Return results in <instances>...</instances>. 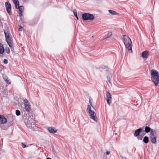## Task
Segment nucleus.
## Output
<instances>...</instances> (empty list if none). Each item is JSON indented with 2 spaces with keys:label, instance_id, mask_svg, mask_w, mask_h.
Segmentation results:
<instances>
[{
  "label": "nucleus",
  "instance_id": "1",
  "mask_svg": "<svg viewBox=\"0 0 159 159\" xmlns=\"http://www.w3.org/2000/svg\"><path fill=\"white\" fill-rule=\"evenodd\" d=\"M151 80L156 86L159 84V74L156 70H152L151 71Z\"/></svg>",
  "mask_w": 159,
  "mask_h": 159
},
{
  "label": "nucleus",
  "instance_id": "2",
  "mask_svg": "<svg viewBox=\"0 0 159 159\" xmlns=\"http://www.w3.org/2000/svg\"><path fill=\"white\" fill-rule=\"evenodd\" d=\"M122 39L125 47L128 49V51L132 53L131 47L132 42L130 39L127 36L124 35Z\"/></svg>",
  "mask_w": 159,
  "mask_h": 159
},
{
  "label": "nucleus",
  "instance_id": "3",
  "mask_svg": "<svg viewBox=\"0 0 159 159\" xmlns=\"http://www.w3.org/2000/svg\"><path fill=\"white\" fill-rule=\"evenodd\" d=\"M25 123L27 126L30 129L34 130L36 127L34 122V120L32 117H29L25 120Z\"/></svg>",
  "mask_w": 159,
  "mask_h": 159
},
{
  "label": "nucleus",
  "instance_id": "4",
  "mask_svg": "<svg viewBox=\"0 0 159 159\" xmlns=\"http://www.w3.org/2000/svg\"><path fill=\"white\" fill-rule=\"evenodd\" d=\"M88 115L90 116V118L94 121L97 122L96 114L94 111L92 110L90 106L88 105L87 109Z\"/></svg>",
  "mask_w": 159,
  "mask_h": 159
},
{
  "label": "nucleus",
  "instance_id": "5",
  "mask_svg": "<svg viewBox=\"0 0 159 159\" xmlns=\"http://www.w3.org/2000/svg\"><path fill=\"white\" fill-rule=\"evenodd\" d=\"M4 32L7 42L10 47L12 48L13 46V43L12 42L11 39L10 37L9 33L8 30L7 29V30H4Z\"/></svg>",
  "mask_w": 159,
  "mask_h": 159
},
{
  "label": "nucleus",
  "instance_id": "6",
  "mask_svg": "<svg viewBox=\"0 0 159 159\" xmlns=\"http://www.w3.org/2000/svg\"><path fill=\"white\" fill-rule=\"evenodd\" d=\"M83 20H93L94 16L93 14L89 13H85L82 15Z\"/></svg>",
  "mask_w": 159,
  "mask_h": 159
},
{
  "label": "nucleus",
  "instance_id": "7",
  "mask_svg": "<svg viewBox=\"0 0 159 159\" xmlns=\"http://www.w3.org/2000/svg\"><path fill=\"white\" fill-rule=\"evenodd\" d=\"M16 8L19 9V16L20 17V19H23L24 16L23 15V13L24 8V7L23 6H20V7H18Z\"/></svg>",
  "mask_w": 159,
  "mask_h": 159
},
{
  "label": "nucleus",
  "instance_id": "8",
  "mask_svg": "<svg viewBox=\"0 0 159 159\" xmlns=\"http://www.w3.org/2000/svg\"><path fill=\"white\" fill-rule=\"evenodd\" d=\"M5 7L6 10L9 15L11 14V5L9 1H7L5 2Z\"/></svg>",
  "mask_w": 159,
  "mask_h": 159
},
{
  "label": "nucleus",
  "instance_id": "9",
  "mask_svg": "<svg viewBox=\"0 0 159 159\" xmlns=\"http://www.w3.org/2000/svg\"><path fill=\"white\" fill-rule=\"evenodd\" d=\"M106 99L107 101V104L109 106L110 105V103L112 100V98L110 93L107 92L106 95Z\"/></svg>",
  "mask_w": 159,
  "mask_h": 159
},
{
  "label": "nucleus",
  "instance_id": "10",
  "mask_svg": "<svg viewBox=\"0 0 159 159\" xmlns=\"http://www.w3.org/2000/svg\"><path fill=\"white\" fill-rule=\"evenodd\" d=\"M105 36L101 39V40H103L106 38H110L112 35V32L111 31H108L104 33Z\"/></svg>",
  "mask_w": 159,
  "mask_h": 159
},
{
  "label": "nucleus",
  "instance_id": "11",
  "mask_svg": "<svg viewBox=\"0 0 159 159\" xmlns=\"http://www.w3.org/2000/svg\"><path fill=\"white\" fill-rule=\"evenodd\" d=\"M48 130L51 133L54 134L57 132V129L53 127H48Z\"/></svg>",
  "mask_w": 159,
  "mask_h": 159
},
{
  "label": "nucleus",
  "instance_id": "12",
  "mask_svg": "<svg viewBox=\"0 0 159 159\" xmlns=\"http://www.w3.org/2000/svg\"><path fill=\"white\" fill-rule=\"evenodd\" d=\"M4 87L2 86H0V91L2 92V95L3 97L6 96L7 93V91L5 89H4Z\"/></svg>",
  "mask_w": 159,
  "mask_h": 159
},
{
  "label": "nucleus",
  "instance_id": "13",
  "mask_svg": "<svg viewBox=\"0 0 159 159\" xmlns=\"http://www.w3.org/2000/svg\"><path fill=\"white\" fill-rule=\"evenodd\" d=\"M7 122V119L3 116L0 115V124H4Z\"/></svg>",
  "mask_w": 159,
  "mask_h": 159
},
{
  "label": "nucleus",
  "instance_id": "14",
  "mask_svg": "<svg viewBox=\"0 0 159 159\" xmlns=\"http://www.w3.org/2000/svg\"><path fill=\"white\" fill-rule=\"evenodd\" d=\"M149 55L148 51H145L142 52L141 56L143 58H147Z\"/></svg>",
  "mask_w": 159,
  "mask_h": 159
},
{
  "label": "nucleus",
  "instance_id": "15",
  "mask_svg": "<svg viewBox=\"0 0 159 159\" xmlns=\"http://www.w3.org/2000/svg\"><path fill=\"white\" fill-rule=\"evenodd\" d=\"M24 105L25 110L27 112H29L30 110V105L29 103H24Z\"/></svg>",
  "mask_w": 159,
  "mask_h": 159
},
{
  "label": "nucleus",
  "instance_id": "16",
  "mask_svg": "<svg viewBox=\"0 0 159 159\" xmlns=\"http://www.w3.org/2000/svg\"><path fill=\"white\" fill-rule=\"evenodd\" d=\"M142 131V129L141 128H139L137 129L135 131L134 133V136L135 137L138 136Z\"/></svg>",
  "mask_w": 159,
  "mask_h": 159
},
{
  "label": "nucleus",
  "instance_id": "17",
  "mask_svg": "<svg viewBox=\"0 0 159 159\" xmlns=\"http://www.w3.org/2000/svg\"><path fill=\"white\" fill-rule=\"evenodd\" d=\"M150 140L151 142L153 143H155L156 142V136H150Z\"/></svg>",
  "mask_w": 159,
  "mask_h": 159
},
{
  "label": "nucleus",
  "instance_id": "18",
  "mask_svg": "<svg viewBox=\"0 0 159 159\" xmlns=\"http://www.w3.org/2000/svg\"><path fill=\"white\" fill-rule=\"evenodd\" d=\"M15 4L16 8L19 7V2L18 0H12Z\"/></svg>",
  "mask_w": 159,
  "mask_h": 159
},
{
  "label": "nucleus",
  "instance_id": "19",
  "mask_svg": "<svg viewBox=\"0 0 159 159\" xmlns=\"http://www.w3.org/2000/svg\"><path fill=\"white\" fill-rule=\"evenodd\" d=\"M4 51V49L2 45V44L0 43V53H3Z\"/></svg>",
  "mask_w": 159,
  "mask_h": 159
},
{
  "label": "nucleus",
  "instance_id": "20",
  "mask_svg": "<svg viewBox=\"0 0 159 159\" xmlns=\"http://www.w3.org/2000/svg\"><path fill=\"white\" fill-rule=\"evenodd\" d=\"M143 141L145 143H148L149 141L148 137L147 136L144 137L143 138Z\"/></svg>",
  "mask_w": 159,
  "mask_h": 159
},
{
  "label": "nucleus",
  "instance_id": "21",
  "mask_svg": "<svg viewBox=\"0 0 159 159\" xmlns=\"http://www.w3.org/2000/svg\"><path fill=\"white\" fill-rule=\"evenodd\" d=\"M150 131V136H152V135L153 136L156 135V132L155 131H154L153 129H151Z\"/></svg>",
  "mask_w": 159,
  "mask_h": 159
},
{
  "label": "nucleus",
  "instance_id": "22",
  "mask_svg": "<svg viewBox=\"0 0 159 159\" xmlns=\"http://www.w3.org/2000/svg\"><path fill=\"white\" fill-rule=\"evenodd\" d=\"M151 129L148 126H146L145 128V131L146 132L148 133L151 130Z\"/></svg>",
  "mask_w": 159,
  "mask_h": 159
},
{
  "label": "nucleus",
  "instance_id": "23",
  "mask_svg": "<svg viewBox=\"0 0 159 159\" xmlns=\"http://www.w3.org/2000/svg\"><path fill=\"white\" fill-rule=\"evenodd\" d=\"M108 12L111 15H116L117 13L115 11L111 10H109Z\"/></svg>",
  "mask_w": 159,
  "mask_h": 159
},
{
  "label": "nucleus",
  "instance_id": "24",
  "mask_svg": "<svg viewBox=\"0 0 159 159\" xmlns=\"http://www.w3.org/2000/svg\"><path fill=\"white\" fill-rule=\"evenodd\" d=\"M16 113L17 116H19L20 114V112L18 110H16Z\"/></svg>",
  "mask_w": 159,
  "mask_h": 159
},
{
  "label": "nucleus",
  "instance_id": "25",
  "mask_svg": "<svg viewBox=\"0 0 159 159\" xmlns=\"http://www.w3.org/2000/svg\"><path fill=\"white\" fill-rule=\"evenodd\" d=\"M3 77L5 81H6V80H7L8 79L7 77L5 75H3Z\"/></svg>",
  "mask_w": 159,
  "mask_h": 159
},
{
  "label": "nucleus",
  "instance_id": "26",
  "mask_svg": "<svg viewBox=\"0 0 159 159\" xmlns=\"http://www.w3.org/2000/svg\"><path fill=\"white\" fill-rule=\"evenodd\" d=\"M5 50L7 53H9L10 52V49L8 47H6V48Z\"/></svg>",
  "mask_w": 159,
  "mask_h": 159
},
{
  "label": "nucleus",
  "instance_id": "27",
  "mask_svg": "<svg viewBox=\"0 0 159 159\" xmlns=\"http://www.w3.org/2000/svg\"><path fill=\"white\" fill-rule=\"evenodd\" d=\"M7 83V84H11V81H10V80L9 79H7V80H6V81H5Z\"/></svg>",
  "mask_w": 159,
  "mask_h": 159
},
{
  "label": "nucleus",
  "instance_id": "28",
  "mask_svg": "<svg viewBox=\"0 0 159 159\" xmlns=\"http://www.w3.org/2000/svg\"><path fill=\"white\" fill-rule=\"evenodd\" d=\"M18 27H19V28H18V30L19 31H21L22 30V26L20 25H19L18 26Z\"/></svg>",
  "mask_w": 159,
  "mask_h": 159
},
{
  "label": "nucleus",
  "instance_id": "29",
  "mask_svg": "<svg viewBox=\"0 0 159 159\" xmlns=\"http://www.w3.org/2000/svg\"><path fill=\"white\" fill-rule=\"evenodd\" d=\"M73 13H74V15H76V14H77V11H76V10L75 9L74 10H73Z\"/></svg>",
  "mask_w": 159,
  "mask_h": 159
},
{
  "label": "nucleus",
  "instance_id": "30",
  "mask_svg": "<svg viewBox=\"0 0 159 159\" xmlns=\"http://www.w3.org/2000/svg\"><path fill=\"white\" fill-rule=\"evenodd\" d=\"M24 103H29V102L28 101V100L26 99H25L24 100Z\"/></svg>",
  "mask_w": 159,
  "mask_h": 159
},
{
  "label": "nucleus",
  "instance_id": "31",
  "mask_svg": "<svg viewBox=\"0 0 159 159\" xmlns=\"http://www.w3.org/2000/svg\"><path fill=\"white\" fill-rule=\"evenodd\" d=\"M3 62L4 63L7 64L8 63V61L7 59H5L4 60Z\"/></svg>",
  "mask_w": 159,
  "mask_h": 159
},
{
  "label": "nucleus",
  "instance_id": "32",
  "mask_svg": "<svg viewBox=\"0 0 159 159\" xmlns=\"http://www.w3.org/2000/svg\"><path fill=\"white\" fill-rule=\"evenodd\" d=\"M89 103L90 104V105H91V106L92 107H93V109H94V107L92 105V103H91V100H90V99H89Z\"/></svg>",
  "mask_w": 159,
  "mask_h": 159
},
{
  "label": "nucleus",
  "instance_id": "33",
  "mask_svg": "<svg viewBox=\"0 0 159 159\" xmlns=\"http://www.w3.org/2000/svg\"><path fill=\"white\" fill-rule=\"evenodd\" d=\"M22 144L23 145L22 147H23V148H25L26 147V145L24 144L23 143H22Z\"/></svg>",
  "mask_w": 159,
  "mask_h": 159
},
{
  "label": "nucleus",
  "instance_id": "34",
  "mask_svg": "<svg viewBox=\"0 0 159 159\" xmlns=\"http://www.w3.org/2000/svg\"><path fill=\"white\" fill-rule=\"evenodd\" d=\"M110 152L109 151H107L106 152V154L107 155H108L110 154Z\"/></svg>",
  "mask_w": 159,
  "mask_h": 159
},
{
  "label": "nucleus",
  "instance_id": "35",
  "mask_svg": "<svg viewBox=\"0 0 159 159\" xmlns=\"http://www.w3.org/2000/svg\"><path fill=\"white\" fill-rule=\"evenodd\" d=\"M13 120V118H11L10 119V122H12Z\"/></svg>",
  "mask_w": 159,
  "mask_h": 159
},
{
  "label": "nucleus",
  "instance_id": "36",
  "mask_svg": "<svg viewBox=\"0 0 159 159\" xmlns=\"http://www.w3.org/2000/svg\"><path fill=\"white\" fill-rule=\"evenodd\" d=\"M74 16H75V17H76L77 19V20H78V17L77 16V14H76V15H75Z\"/></svg>",
  "mask_w": 159,
  "mask_h": 159
},
{
  "label": "nucleus",
  "instance_id": "37",
  "mask_svg": "<svg viewBox=\"0 0 159 159\" xmlns=\"http://www.w3.org/2000/svg\"><path fill=\"white\" fill-rule=\"evenodd\" d=\"M74 16H75V17H76L77 19V20H78V17L77 16V14H76V15H75Z\"/></svg>",
  "mask_w": 159,
  "mask_h": 159
},
{
  "label": "nucleus",
  "instance_id": "38",
  "mask_svg": "<svg viewBox=\"0 0 159 159\" xmlns=\"http://www.w3.org/2000/svg\"><path fill=\"white\" fill-rule=\"evenodd\" d=\"M2 69V66L0 65V71Z\"/></svg>",
  "mask_w": 159,
  "mask_h": 159
},
{
  "label": "nucleus",
  "instance_id": "39",
  "mask_svg": "<svg viewBox=\"0 0 159 159\" xmlns=\"http://www.w3.org/2000/svg\"><path fill=\"white\" fill-rule=\"evenodd\" d=\"M107 80L109 82H110V79L107 78Z\"/></svg>",
  "mask_w": 159,
  "mask_h": 159
},
{
  "label": "nucleus",
  "instance_id": "40",
  "mask_svg": "<svg viewBox=\"0 0 159 159\" xmlns=\"http://www.w3.org/2000/svg\"><path fill=\"white\" fill-rule=\"evenodd\" d=\"M46 159H51L50 158L48 157V158H47Z\"/></svg>",
  "mask_w": 159,
  "mask_h": 159
},
{
  "label": "nucleus",
  "instance_id": "41",
  "mask_svg": "<svg viewBox=\"0 0 159 159\" xmlns=\"http://www.w3.org/2000/svg\"><path fill=\"white\" fill-rule=\"evenodd\" d=\"M87 21H87V22H89V21H88V20H87Z\"/></svg>",
  "mask_w": 159,
  "mask_h": 159
},
{
  "label": "nucleus",
  "instance_id": "42",
  "mask_svg": "<svg viewBox=\"0 0 159 159\" xmlns=\"http://www.w3.org/2000/svg\"><path fill=\"white\" fill-rule=\"evenodd\" d=\"M87 21H87V22H89V21H88V20H87Z\"/></svg>",
  "mask_w": 159,
  "mask_h": 159
}]
</instances>
